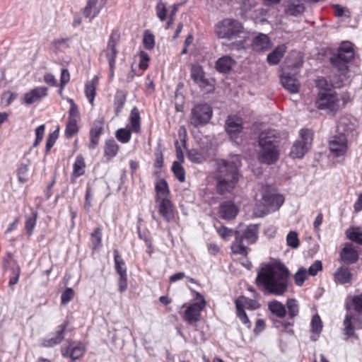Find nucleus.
<instances>
[{
	"mask_svg": "<svg viewBox=\"0 0 362 362\" xmlns=\"http://www.w3.org/2000/svg\"><path fill=\"white\" fill-rule=\"evenodd\" d=\"M272 212L270 209L267 207L266 204H264V202L262 201V199L259 202L255 204L254 208V214L257 217H263L265 215Z\"/></svg>",
	"mask_w": 362,
	"mask_h": 362,
	"instance_id": "46",
	"label": "nucleus"
},
{
	"mask_svg": "<svg viewBox=\"0 0 362 362\" xmlns=\"http://www.w3.org/2000/svg\"><path fill=\"white\" fill-rule=\"evenodd\" d=\"M216 229L218 235L225 240H228L233 235H235V231L226 226L216 227Z\"/></svg>",
	"mask_w": 362,
	"mask_h": 362,
	"instance_id": "56",
	"label": "nucleus"
},
{
	"mask_svg": "<svg viewBox=\"0 0 362 362\" xmlns=\"http://www.w3.org/2000/svg\"><path fill=\"white\" fill-rule=\"evenodd\" d=\"M347 314L344 320L346 340L355 336L356 329H362V293L348 296L345 299Z\"/></svg>",
	"mask_w": 362,
	"mask_h": 362,
	"instance_id": "3",
	"label": "nucleus"
},
{
	"mask_svg": "<svg viewBox=\"0 0 362 362\" xmlns=\"http://www.w3.org/2000/svg\"><path fill=\"white\" fill-rule=\"evenodd\" d=\"M96 81L97 78H94L91 81L87 83L85 86L86 96L92 106L94 105V99L96 94Z\"/></svg>",
	"mask_w": 362,
	"mask_h": 362,
	"instance_id": "37",
	"label": "nucleus"
},
{
	"mask_svg": "<svg viewBox=\"0 0 362 362\" xmlns=\"http://www.w3.org/2000/svg\"><path fill=\"white\" fill-rule=\"evenodd\" d=\"M130 127L129 129L134 133L141 132V117L138 108L134 107L129 115Z\"/></svg>",
	"mask_w": 362,
	"mask_h": 362,
	"instance_id": "33",
	"label": "nucleus"
},
{
	"mask_svg": "<svg viewBox=\"0 0 362 362\" xmlns=\"http://www.w3.org/2000/svg\"><path fill=\"white\" fill-rule=\"evenodd\" d=\"M45 125H40L35 130V141L33 144V146H37L42 140L44 134H45Z\"/></svg>",
	"mask_w": 362,
	"mask_h": 362,
	"instance_id": "61",
	"label": "nucleus"
},
{
	"mask_svg": "<svg viewBox=\"0 0 362 362\" xmlns=\"http://www.w3.org/2000/svg\"><path fill=\"white\" fill-rule=\"evenodd\" d=\"M172 171L175 177L180 182H183L185 180V171L181 163L178 161H174L172 165Z\"/></svg>",
	"mask_w": 362,
	"mask_h": 362,
	"instance_id": "45",
	"label": "nucleus"
},
{
	"mask_svg": "<svg viewBox=\"0 0 362 362\" xmlns=\"http://www.w3.org/2000/svg\"><path fill=\"white\" fill-rule=\"evenodd\" d=\"M102 229L98 227L90 234V240L93 245V250H97L101 246L102 243Z\"/></svg>",
	"mask_w": 362,
	"mask_h": 362,
	"instance_id": "44",
	"label": "nucleus"
},
{
	"mask_svg": "<svg viewBox=\"0 0 362 362\" xmlns=\"http://www.w3.org/2000/svg\"><path fill=\"white\" fill-rule=\"evenodd\" d=\"M243 119L240 117L235 115H230L226 121L225 129L227 134L231 138H233L242 132L243 129Z\"/></svg>",
	"mask_w": 362,
	"mask_h": 362,
	"instance_id": "17",
	"label": "nucleus"
},
{
	"mask_svg": "<svg viewBox=\"0 0 362 362\" xmlns=\"http://www.w3.org/2000/svg\"><path fill=\"white\" fill-rule=\"evenodd\" d=\"M286 243L289 247L293 249H296L299 247L300 241L296 231H290L288 233L286 236Z\"/></svg>",
	"mask_w": 362,
	"mask_h": 362,
	"instance_id": "50",
	"label": "nucleus"
},
{
	"mask_svg": "<svg viewBox=\"0 0 362 362\" xmlns=\"http://www.w3.org/2000/svg\"><path fill=\"white\" fill-rule=\"evenodd\" d=\"M322 269V264L321 261L316 260L314 262V263L310 265V267L308 268V273L313 276H315L317 274L318 272L321 271Z\"/></svg>",
	"mask_w": 362,
	"mask_h": 362,
	"instance_id": "59",
	"label": "nucleus"
},
{
	"mask_svg": "<svg viewBox=\"0 0 362 362\" xmlns=\"http://www.w3.org/2000/svg\"><path fill=\"white\" fill-rule=\"evenodd\" d=\"M286 307L288 308V318L293 320L298 316L299 313V305L294 298H289L286 300Z\"/></svg>",
	"mask_w": 362,
	"mask_h": 362,
	"instance_id": "41",
	"label": "nucleus"
},
{
	"mask_svg": "<svg viewBox=\"0 0 362 362\" xmlns=\"http://www.w3.org/2000/svg\"><path fill=\"white\" fill-rule=\"evenodd\" d=\"M236 62L232 57L224 55L216 60L215 68L219 73L227 74L232 70Z\"/></svg>",
	"mask_w": 362,
	"mask_h": 362,
	"instance_id": "24",
	"label": "nucleus"
},
{
	"mask_svg": "<svg viewBox=\"0 0 362 362\" xmlns=\"http://www.w3.org/2000/svg\"><path fill=\"white\" fill-rule=\"evenodd\" d=\"M157 17L160 21H165L167 18L168 10L164 3L160 1L156 6Z\"/></svg>",
	"mask_w": 362,
	"mask_h": 362,
	"instance_id": "53",
	"label": "nucleus"
},
{
	"mask_svg": "<svg viewBox=\"0 0 362 362\" xmlns=\"http://www.w3.org/2000/svg\"><path fill=\"white\" fill-rule=\"evenodd\" d=\"M241 165L240 157L238 155L216 161L214 179L216 190L218 194L224 195L233 192L241 176L240 173Z\"/></svg>",
	"mask_w": 362,
	"mask_h": 362,
	"instance_id": "2",
	"label": "nucleus"
},
{
	"mask_svg": "<svg viewBox=\"0 0 362 362\" xmlns=\"http://www.w3.org/2000/svg\"><path fill=\"white\" fill-rule=\"evenodd\" d=\"M345 233L349 240L362 245V231L358 228L351 227Z\"/></svg>",
	"mask_w": 362,
	"mask_h": 362,
	"instance_id": "38",
	"label": "nucleus"
},
{
	"mask_svg": "<svg viewBox=\"0 0 362 362\" xmlns=\"http://www.w3.org/2000/svg\"><path fill=\"white\" fill-rule=\"evenodd\" d=\"M262 199L271 211L278 210L284 202L283 196L269 191L263 192Z\"/></svg>",
	"mask_w": 362,
	"mask_h": 362,
	"instance_id": "18",
	"label": "nucleus"
},
{
	"mask_svg": "<svg viewBox=\"0 0 362 362\" xmlns=\"http://www.w3.org/2000/svg\"><path fill=\"white\" fill-rule=\"evenodd\" d=\"M103 4H98V0H88L86 7L83 9V14L86 18H90V21L93 19L100 12Z\"/></svg>",
	"mask_w": 362,
	"mask_h": 362,
	"instance_id": "28",
	"label": "nucleus"
},
{
	"mask_svg": "<svg viewBox=\"0 0 362 362\" xmlns=\"http://www.w3.org/2000/svg\"><path fill=\"white\" fill-rule=\"evenodd\" d=\"M303 63V60L300 59L295 64H288L287 67L283 69L281 83L290 93H297L299 91L300 83L296 76L298 74Z\"/></svg>",
	"mask_w": 362,
	"mask_h": 362,
	"instance_id": "8",
	"label": "nucleus"
},
{
	"mask_svg": "<svg viewBox=\"0 0 362 362\" xmlns=\"http://www.w3.org/2000/svg\"><path fill=\"white\" fill-rule=\"evenodd\" d=\"M114 261H115V269L116 272L119 275L127 274V269L125 267V263L119 252L117 250H114Z\"/></svg>",
	"mask_w": 362,
	"mask_h": 362,
	"instance_id": "39",
	"label": "nucleus"
},
{
	"mask_svg": "<svg viewBox=\"0 0 362 362\" xmlns=\"http://www.w3.org/2000/svg\"><path fill=\"white\" fill-rule=\"evenodd\" d=\"M334 280L341 284H345L351 282L352 274L347 267H341L334 272Z\"/></svg>",
	"mask_w": 362,
	"mask_h": 362,
	"instance_id": "31",
	"label": "nucleus"
},
{
	"mask_svg": "<svg viewBox=\"0 0 362 362\" xmlns=\"http://www.w3.org/2000/svg\"><path fill=\"white\" fill-rule=\"evenodd\" d=\"M260 150L258 160L267 165L274 164L279 158L277 132L274 129L262 132L259 136Z\"/></svg>",
	"mask_w": 362,
	"mask_h": 362,
	"instance_id": "4",
	"label": "nucleus"
},
{
	"mask_svg": "<svg viewBox=\"0 0 362 362\" xmlns=\"http://www.w3.org/2000/svg\"><path fill=\"white\" fill-rule=\"evenodd\" d=\"M329 149L336 156L344 155L347 150V138L344 134L335 135L329 141Z\"/></svg>",
	"mask_w": 362,
	"mask_h": 362,
	"instance_id": "16",
	"label": "nucleus"
},
{
	"mask_svg": "<svg viewBox=\"0 0 362 362\" xmlns=\"http://www.w3.org/2000/svg\"><path fill=\"white\" fill-rule=\"evenodd\" d=\"M340 257L342 262L348 264L356 263L359 255L356 247L352 243H346L340 252Z\"/></svg>",
	"mask_w": 362,
	"mask_h": 362,
	"instance_id": "19",
	"label": "nucleus"
},
{
	"mask_svg": "<svg viewBox=\"0 0 362 362\" xmlns=\"http://www.w3.org/2000/svg\"><path fill=\"white\" fill-rule=\"evenodd\" d=\"M313 139V132L308 129L300 131V139L291 146L290 156L293 158H302L310 149Z\"/></svg>",
	"mask_w": 362,
	"mask_h": 362,
	"instance_id": "10",
	"label": "nucleus"
},
{
	"mask_svg": "<svg viewBox=\"0 0 362 362\" xmlns=\"http://www.w3.org/2000/svg\"><path fill=\"white\" fill-rule=\"evenodd\" d=\"M58 136H59V128L48 135V137L46 141V146H45V153H48V152L53 147V146L54 145V144L56 143V141L58 139Z\"/></svg>",
	"mask_w": 362,
	"mask_h": 362,
	"instance_id": "51",
	"label": "nucleus"
},
{
	"mask_svg": "<svg viewBox=\"0 0 362 362\" xmlns=\"http://www.w3.org/2000/svg\"><path fill=\"white\" fill-rule=\"evenodd\" d=\"M143 44L146 49L151 50L155 47V37L150 30H146L143 37Z\"/></svg>",
	"mask_w": 362,
	"mask_h": 362,
	"instance_id": "47",
	"label": "nucleus"
},
{
	"mask_svg": "<svg viewBox=\"0 0 362 362\" xmlns=\"http://www.w3.org/2000/svg\"><path fill=\"white\" fill-rule=\"evenodd\" d=\"M286 46L284 44L277 46L267 57V61L270 65L278 64L286 52Z\"/></svg>",
	"mask_w": 362,
	"mask_h": 362,
	"instance_id": "29",
	"label": "nucleus"
},
{
	"mask_svg": "<svg viewBox=\"0 0 362 362\" xmlns=\"http://www.w3.org/2000/svg\"><path fill=\"white\" fill-rule=\"evenodd\" d=\"M290 272L282 263L266 264L257 273L256 284L265 295L284 296L290 284Z\"/></svg>",
	"mask_w": 362,
	"mask_h": 362,
	"instance_id": "1",
	"label": "nucleus"
},
{
	"mask_svg": "<svg viewBox=\"0 0 362 362\" xmlns=\"http://www.w3.org/2000/svg\"><path fill=\"white\" fill-rule=\"evenodd\" d=\"M69 80H70V75H69V71L66 69H62L61 79H60L61 86L62 87L64 86L69 81Z\"/></svg>",
	"mask_w": 362,
	"mask_h": 362,
	"instance_id": "64",
	"label": "nucleus"
},
{
	"mask_svg": "<svg viewBox=\"0 0 362 362\" xmlns=\"http://www.w3.org/2000/svg\"><path fill=\"white\" fill-rule=\"evenodd\" d=\"M316 86L322 90L321 92H330L332 88L334 87V85L325 78H318L316 81Z\"/></svg>",
	"mask_w": 362,
	"mask_h": 362,
	"instance_id": "55",
	"label": "nucleus"
},
{
	"mask_svg": "<svg viewBox=\"0 0 362 362\" xmlns=\"http://www.w3.org/2000/svg\"><path fill=\"white\" fill-rule=\"evenodd\" d=\"M178 6H179L178 4H174L173 5V9L170 11V16H169V19H168L166 25H165V29H169L173 25V24L174 23V21H175V16L177 10H178Z\"/></svg>",
	"mask_w": 362,
	"mask_h": 362,
	"instance_id": "63",
	"label": "nucleus"
},
{
	"mask_svg": "<svg viewBox=\"0 0 362 362\" xmlns=\"http://www.w3.org/2000/svg\"><path fill=\"white\" fill-rule=\"evenodd\" d=\"M126 102V96L122 93H117L115 96L114 105L115 112L118 115L124 107Z\"/></svg>",
	"mask_w": 362,
	"mask_h": 362,
	"instance_id": "48",
	"label": "nucleus"
},
{
	"mask_svg": "<svg viewBox=\"0 0 362 362\" xmlns=\"http://www.w3.org/2000/svg\"><path fill=\"white\" fill-rule=\"evenodd\" d=\"M132 132L130 129L120 128L116 131L115 137L122 144H127L131 139Z\"/></svg>",
	"mask_w": 362,
	"mask_h": 362,
	"instance_id": "42",
	"label": "nucleus"
},
{
	"mask_svg": "<svg viewBox=\"0 0 362 362\" xmlns=\"http://www.w3.org/2000/svg\"><path fill=\"white\" fill-rule=\"evenodd\" d=\"M235 308H236V314L239 317L243 324H244L247 327L250 328L251 327L250 321L245 312L244 305L241 300L237 299L235 300Z\"/></svg>",
	"mask_w": 362,
	"mask_h": 362,
	"instance_id": "36",
	"label": "nucleus"
},
{
	"mask_svg": "<svg viewBox=\"0 0 362 362\" xmlns=\"http://www.w3.org/2000/svg\"><path fill=\"white\" fill-rule=\"evenodd\" d=\"M354 57L353 45L349 42H343L339 47L337 53L330 57V62L340 75L346 77L349 71L348 64Z\"/></svg>",
	"mask_w": 362,
	"mask_h": 362,
	"instance_id": "6",
	"label": "nucleus"
},
{
	"mask_svg": "<svg viewBox=\"0 0 362 362\" xmlns=\"http://www.w3.org/2000/svg\"><path fill=\"white\" fill-rule=\"evenodd\" d=\"M69 325V322L66 321L63 324L57 327L55 335L52 337L44 339L42 344L45 347H52L59 344L64 338V332Z\"/></svg>",
	"mask_w": 362,
	"mask_h": 362,
	"instance_id": "21",
	"label": "nucleus"
},
{
	"mask_svg": "<svg viewBox=\"0 0 362 362\" xmlns=\"http://www.w3.org/2000/svg\"><path fill=\"white\" fill-rule=\"evenodd\" d=\"M30 214L27 217L25 221V228L28 235H31L36 225L37 212L35 210H30Z\"/></svg>",
	"mask_w": 362,
	"mask_h": 362,
	"instance_id": "43",
	"label": "nucleus"
},
{
	"mask_svg": "<svg viewBox=\"0 0 362 362\" xmlns=\"http://www.w3.org/2000/svg\"><path fill=\"white\" fill-rule=\"evenodd\" d=\"M155 189L156 192V200L159 199L160 196H163V197H167V196L170 193L168 185L165 180L160 179L159 180L155 186Z\"/></svg>",
	"mask_w": 362,
	"mask_h": 362,
	"instance_id": "40",
	"label": "nucleus"
},
{
	"mask_svg": "<svg viewBox=\"0 0 362 362\" xmlns=\"http://www.w3.org/2000/svg\"><path fill=\"white\" fill-rule=\"evenodd\" d=\"M191 77L193 81L201 87L209 85V81L205 78V73L199 65H194L191 69Z\"/></svg>",
	"mask_w": 362,
	"mask_h": 362,
	"instance_id": "27",
	"label": "nucleus"
},
{
	"mask_svg": "<svg viewBox=\"0 0 362 362\" xmlns=\"http://www.w3.org/2000/svg\"><path fill=\"white\" fill-rule=\"evenodd\" d=\"M271 41L269 37L263 33H259L255 37L252 42V48L254 51L257 52H264L269 48Z\"/></svg>",
	"mask_w": 362,
	"mask_h": 362,
	"instance_id": "26",
	"label": "nucleus"
},
{
	"mask_svg": "<svg viewBox=\"0 0 362 362\" xmlns=\"http://www.w3.org/2000/svg\"><path fill=\"white\" fill-rule=\"evenodd\" d=\"M119 34L117 31H112L109 37L107 47L101 54V56L104 55L107 60L109 66L115 65L118 54L116 47L119 42Z\"/></svg>",
	"mask_w": 362,
	"mask_h": 362,
	"instance_id": "14",
	"label": "nucleus"
},
{
	"mask_svg": "<svg viewBox=\"0 0 362 362\" xmlns=\"http://www.w3.org/2000/svg\"><path fill=\"white\" fill-rule=\"evenodd\" d=\"M196 295L197 298L200 300L188 306L183 315V318L187 323L194 325L199 321L201 312L206 305V300L204 297L198 292Z\"/></svg>",
	"mask_w": 362,
	"mask_h": 362,
	"instance_id": "12",
	"label": "nucleus"
},
{
	"mask_svg": "<svg viewBox=\"0 0 362 362\" xmlns=\"http://www.w3.org/2000/svg\"><path fill=\"white\" fill-rule=\"evenodd\" d=\"M104 121L102 119H96L93 122L90 131V134H93L98 137L103 133Z\"/></svg>",
	"mask_w": 362,
	"mask_h": 362,
	"instance_id": "49",
	"label": "nucleus"
},
{
	"mask_svg": "<svg viewBox=\"0 0 362 362\" xmlns=\"http://www.w3.org/2000/svg\"><path fill=\"white\" fill-rule=\"evenodd\" d=\"M269 310L279 318H284L286 315L285 305L277 300H273L268 303Z\"/></svg>",
	"mask_w": 362,
	"mask_h": 362,
	"instance_id": "30",
	"label": "nucleus"
},
{
	"mask_svg": "<svg viewBox=\"0 0 362 362\" xmlns=\"http://www.w3.org/2000/svg\"><path fill=\"white\" fill-rule=\"evenodd\" d=\"M187 158L194 163H201L204 161V156L196 149H191L187 152Z\"/></svg>",
	"mask_w": 362,
	"mask_h": 362,
	"instance_id": "54",
	"label": "nucleus"
},
{
	"mask_svg": "<svg viewBox=\"0 0 362 362\" xmlns=\"http://www.w3.org/2000/svg\"><path fill=\"white\" fill-rule=\"evenodd\" d=\"M85 353V348L81 343H69L66 348H62V354L64 357H70L73 361L78 359Z\"/></svg>",
	"mask_w": 362,
	"mask_h": 362,
	"instance_id": "20",
	"label": "nucleus"
},
{
	"mask_svg": "<svg viewBox=\"0 0 362 362\" xmlns=\"http://www.w3.org/2000/svg\"><path fill=\"white\" fill-rule=\"evenodd\" d=\"M68 102L70 103V108L68 112L69 117L65 129V136L69 139L74 136L78 131V122L80 119V114L78 106L74 100L69 98Z\"/></svg>",
	"mask_w": 362,
	"mask_h": 362,
	"instance_id": "13",
	"label": "nucleus"
},
{
	"mask_svg": "<svg viewBox=\"0 0 362 362\" xmlns=\"http://www.w3.org/2000/svg\"><path fill=\"white\" fill-rule=\"evenodd\" d=\"M47 88L43 86L35 88L24 95V102L27 104L38 102L47 95Z\"/></svg>",
	"mask_w": 362,
	"mask_h": 362,
	"instance_id": "25",
	"label": "nucleus"
},
{
	"mask_svg": "<svg viewBox=\"0 0 362 362\" xmlns=\"http://www.w3.org/2000/svg\"><path fill=\"white\" fill-rule=\"evenodd\" d=\"M3 267L5 270L10 272L8 286L11 287L16 284L20 277L21 268L16 264V262L10 254H8L4 257Z\"/></svg>",
	"mask_w": 362,
	"mask_h": 362,
	"instance_id": "15",
	"label": "nucleus"
},
{
	"mask_svg": "<svg viewBox=\"0 0 362 362\" xmlns=\"http://www.w3.org/2000/svg\"><path fill=\"white\" fill-rule=\"evenodd\" d=\"M315 105L319 110L336 113L340 107V100L335 92H319Z\"/></svg>",
	"mask_w": 362,
	"mask_h": 362,
	"instance_id": "11",
	"label": "nucleus"
},
{
	"mask_svg": "<svg viewBox=\"0 0 362 362\" xmlns=\"http://www.w3.org/2000/svg\"><path fill=\"white\" fill-rule=\"evenodd\" d=\"M213 116L212 107L206 103L194 105L190 112L189 124L195 128L207 124Z\"/></svg>",
	"mask_w": 362,
	"mask_h": 362,
	"instance_id": "9",
	"label": "nucleus"
},
{
	"mask_svg": "<svg viewBox=\"0 0 362 362\" xmlns=\"http://www.w3.org/2000/svg\"><path fill=\"white\" fill-rule=\"evenodd\" d=\"M74 290L71 288H66L61 296L62 304L66 305L74 297Z\"/></svg>",
	"mask_w": 362,
	"mask_h": 362,
	"instance_id": "58",
	"label": "nucleus"
},
{
	"mask_svg": "<svg viewBox=\"0 0 362 362\" xmlns=\"http://www.w3.org/2000/svg\"><path fill=\"white\" fill-rule=\"evenodd\" d=\"M127 288V274L119 275L118 279V290L123 293Z\"/></svg>",
	"mask_w": 362,
	"mask_h": 362,
	"instance_id": "62",
	"label": "nucleus"
},
{
	"mask_svg": "<svg viewBox=\"0 0 362 362\" xmlns=\"http://www.w3.org/2000/svg\"><path fill=\"white\" fill-rule=\"evenodd\" d=\"M308 278V272L303 267L300 268L294 275V281L297 286H301Z\"/></svg>",
	"mask_w": 362,
	"mask_h": 362,
	"instance_id": "52",
	"label": "nucleus"
},
{
	"mask_svg": "<svg viewBox=\"0 0 362 362\" xmlns=\"http://www.w3.org/2000/svg\"><path fill=\"white\" fill-rule=\"evenodd\" d=\"M119 149V145L113 139H110L105 141L104 146V154L108 160H110L116 156Z\"/></svg>",
	"mask_w": 362,
	"mask_h": 362,
	"instance_id": "34",
	"label": "nucleus"
},
{
	"mask_svg": "<svg viewBox=\"0 0 362 362\" xmlns=\"http://www.w3.org/2000/svg\"><path fill=\"white\" fill-rule=\"evenodd\" d=\"M86 164L84 158L79 155L76 158V160L73 165V172L71 175V181L74 182L73 177L76 178L85 173Z\"/></svg>",
	"mask_w": 362,
	"mask_h": 362,
	"instance_id": "35",
	"label": "nucleus"
},
{
	"mask_svg": "<svg viewBox=\"0 0 362 362\" xmlns=\"http://www.w3.org/2000/svg\"><path fill=\"white\" fill-rule=\"evenodd\" d=\"M305 6L299 0H292L288 3L285 9L287 15L297 16L303 13Z\"/></svg>",
	"mask_w": 362,
	"mask_h": 362,
	"instance_id": "32",
	"label": "nucleus"
},
{
	"mask_svg": "<svg viewBox=\"0 0 362 362\" xmlns=\"http://www.w3.org/2000/svg\"><path fill=\"white\" fill-rule=\"evenodd\" d=\"M159 214L166 221L169 222L174 218L173 204L167 197L160 199L158 206Z\"/></svg>",
	"mask_w": 362,
	"mask_h": 362,
	"instance_id": "23",
	"label": "nucleus"
},
{
	"mask_svg": "<svg viewBox=\"0 0 362 362\" xmlns=\"http://www.w3.org/2000/svg\"><path fill=\"white\" fill-rule=\"evenodd\" d=\"M215 33L218 38L231 40L240 37L245 33L243 24L237 20L225 18L215 25Z\"/></svg>",
	"mask_w": 362,
	"mask_h": 362,
	"instance_id": "7",
	"label": "nucleus"
},
{
	"mask_svg": "<svg viewBox=\"0 0 362 362\" xmlns=\"http://www.w3.org/2000/svg\"><path fill=\"white\" fill-rule=\"evenodd\" d=\"M258 238V226L256 224H250L244 229L239 226L235 230V240L231 245V250L233 253L241 255L245 257L247 255L248 247L244 245L243 241L247 244H254Z\"/></svg>",
	"mask_w": 362,
	"mask_h": 362,
	"instance_id": "5",
	"label": "nucleus"
},
{
	"mask_svg": "<svg viewBox=\"0 0 362 362\" xmlns=\"http://www.w3.org/2000/svg\"><path fill=\"white\" fill-rule=\"evenodd\" d=\"M311 327L312 331L315 333H320L322 331V321L318 315H315L313 317L311 320Z\"/></svg>",
	"mask_w": 362,
	"mask_h": 362,
	"instance_id": "57",
	"label": "nucleus"
},
{
	"mask_svg": "<svg viewBox=\"0 0 362 362\" xmlns=\"http://www.w3.org/2000/svg\"><path fill=\"white\" fill-rule=\"evenodd\" d=\"M139 68L142 70H145L148 68V62L150 60L149 55L144 51H141L139 52Z\"/></svg>",
	"mask_w": 362,
	"mask_h": 362,
	"instance_id": "60",
	"label": "nucleus"
},
{
	"mask_svg": "<svg viewBox=\"0 0 362 362\" xmlns=\"http://www.w3.org/2000/svg\"><path fill=\"white\" fill-rule=\"evenodd\" d=\"M238 212V207L230 201L223 202L219 206L220 216L226 220L233 219L237 216Z\"/></svg>",
	"mask_w": 362,
	"mask_h": 362,
	"instance_id": "22",
	"label": "nucleus"
}]
</instances>
